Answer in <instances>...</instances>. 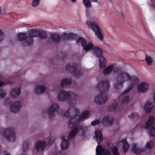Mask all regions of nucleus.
<instances>
[{"mask_svg": "<svg viewBox=\"0 0 155 155\" xmlns=\"http://www.w3.org/2000/svg\"><path fill=\"white\" fill-rule=\"evenodd\" d=\"M89 115L90 112L88 111H84L80 115L78 119L74 117L69 121V127L73 129L68 137L67 140H66L64 136H63L61 138L62 141L60 145L62 150L68 148L70 139L74 138L77 134L78 130L77 127L78 123L87 118Z\"/></svg>", "mask_w": 155, "mask_h": 155, "instance_id": "nucleus-1", "label": "nucleus"}, {"mask_svg": "<svg viewBox=\"0 0 155 155\" xmlns=\"http://www.w3.org/2000/svg\"><path fill=\"white\" fill-rule=\"evenodd\" d=\"M114 73L117 74L120 80L114 85V87L116 89H120L123 87V84L125 81L127 80L131 82L132 85L123 93V94H125L129 92L133 88L132 85L137 83L139 82V79L135 76H130L127 73L123 72L119 68H113V70Z\"/></svg>", "mask_w": 155, "mask_h": 155, "instance_id": "nucleus-2", "label": "nucleus"}, {"mask_svg": "<svg viewBox=\"0 0 155 155\" xmlns=\"http://www.w3.org/2000/svg\"><path fill=\"white\" fill-rule=\"evenodd\" d=\"M78 45H81L83 48L86 51L92 49L97 58H99V65L101 68H104L106 66V60L105 58L102 56L103 52L102 49L97 46H94L91 42L87 44L85 40L81 37H79L76 41Z\"/></svg>", "mask_w": 155, "mask_h": 155, "instance_id": "nucleus-3", "label": "nucleus"}, {"mask_svg": "<svg viewBox=\"0 0 155 155\" xmlns=\"http://www.w3.org/2000/svg\"><path fill=\"white\" fill-rule=\"evenodd\" d=\"M109 87V82L108 81H102L97 84V88L101 93L94 99V102L96 104H101L107 101V96L105 93L108 90Z\"/></svg>", "mask_w": 155, "mask_h": 155, "instance_id": "nucleus-4", "label": "nucleus"}, {"mask_svg": "<svg viewBox=\"0 0 155 155\" xmlns=\"http://www.w3.org/2000/svg\"><path fill=\"white\" fill-rule=\"evenodd\" d=\"M39 33H40V31L35 29H32L29 31L28 36L27 35L26 33H19L17 35L18 41H21L26 40L24 43V46H25V44L27 46H31L33 42L32 38L34 37H38Z\"/></svg>", "mask_w": 155, "mask_h": 155, "instance_id": "nucleus-5", "label": "nucleus"}, {"mask_svg": "<svg viewBox=\"0 0 155 155\" xmlns=\"http://www.w3.org/2000/svg\"><path fill=\"white\" fill-rule=\"evenodd\" d=\"M78 96L74 94H70L65 91H63L58 95V100L60 101L67 100L71 106H73L75 103Z\"/></svg>", "mask_w": 155, "mask_h": 155, "instance_id": "nucleus-6", "label": "nucleus"}, {"mask_svg": "<svg viewBox=\"0 0 155 155\" xmlns=\"http://www.w3.org/2000/svg\"><path fill=\"white\" fill-rule=\"evenodd\" d=\"M0 134H3L6 139L9 141H14L15 140L16 137L14 130L13 128H9L7 129L5 128H1Z\"/></svg>", "mask_w": 155, "mask_h": 155, "instance_id": "nucleus-7", "label": "nucleus"}, {"mask_svg": "<svg viewBox=\"0 0 155 155\" xmlns=\"http://www.w3.org/2000/svg\"><path fill=\"white\" fill-rule=\"evenodd\" d=\"M78 68L77 64L74 63H70L68 64L65 67L66 71H68L71 73H74V76L75 78H78L83 74L84 72L82 70H78L75 72Z\"/></svg>", "mask_w": 155, "mask_h": 155, "instance_id": "nucleus-8", "label": "nucleus"}, {"mask_svg": "<svg viewBox=\"0 0 155 155\" xmlns=\"http://www.w3.org/2000/svg\"><path fill=\"white\" fill-rule=\"evenodd\" d=\"M86 24L89 27L95 32L98 39L101 41L103 40V38L100 29L97 24L90 21H87Z\"/></svg>", "mask_w": 155, "mask_h": 155, "instance_id": "nucleus-9", "label": "nucleus"}, {"mask_svg": "<svg viewBox=\"0 0 155 155\" xmlns=\"http://www.w3.org/2000/svg\"><path fill=\"white\" fill-rule=\"evenodd\" d=\"M54 142V140L51 139L49 138H46L44 141H38L35 146V149L38 152L43 151L46 147V145H50Z\"/></svg>", "mask_w": 155, "mask_h": 155, "instance_id": "nucleus-10", "label": "nucleus"}, {"mask_svg": "<svg viewBox=\"0 0 155 155\" xmlns=\"http://www.w3.org/2000/svg\"><path fill=\"white\" fill-rule=\"evenodd\" d=\"M59 107L58 104L53 103L49 109L48 114L50 116L53 117L58 114Z\"/></svg>", "mask_w": 155, "mask_h": 155, "instance_id": "nucleus-11", "label": "nucleus"}, {"mask_svg": "<svg viewBox=\"0 0 155 155\" xmlns=\"http://www.w3.org/2000/svg\"><path fill=\"white\" fill-rule=\"evenodd\" d=\"M113 118L112 117L107 116L102 119L101 122L103 125L108 127L113 125Z\"/></svg>", "mask_w": 155, "mask_h": 155, "instance_id": "nucleus-12", "label": "nucleus"}, {"mask_svg": "<svg viewBox=\"0 0 155 155\" xmlns=\"http://www.w3.org/2000/svg\"><path fill=\"white\" fill-rule=\"evenodd\" d=\"M148 84L145 82L140 83L137 87V89L139 93H145L148 89Z\"/></svg>", "mask_w": 155, "mask_h": 155, "instance_id": "nucleus-13", "label": "nucleus"}, {"mask_svg": "<svg viewBox=\"0 0 155 155\" xmlns=\"http://www.w3.org/2000/svg\"><path fill=\"white\" fill-rule=\"evenodd\" d=\"M96 155H110V152L108 150L104 149L101 145H98L96 148Z\"/></svg>", "mask_w": 155, "mask_h": 155, "instance_id": "nucleus-14", "label": "nucleus"}, {"mask_svg": "<svg viewBox=\"0 0 155 155\" xmlns=\"http://www.w3.org/2000/svg\"><path fill=\"white\" fill-rule=\"evenodd\" d=\"M21 107V103L19 101H16L11 105V111L14 113L19 111Z\"/></svg>", "mask_w": 155, "mask_h": 155, "instance_id": "nucleus-15", "label": "nucleus"}, {"mask_svg": "<svg viewBox=\"0 0 155 155\" xmlns=\"http://www.w3.org/2000/svg\"><path fill=\"white\" fill-rule=\"evenodd\" d=\"M61 37L62 40L70 41L75 39L76 38V35L73 33L68 34L65 33L63 34Z\"/></svg>", "mask_w": 155, "mask_h": 155, "instance_id": "nucleus-16", "label": "nucleus"}, {"mask_svg": "<svg viewBox=\"0 0 155 155\" xmlns=\"http://www.w3.org/2000/svg\"><path fill=\"white\" fill-rule=\"evenodd\" d=\"M20 89L18 87L13 88L11 93V96L13 98L18 97L21 93Z\"/></svg>", "mask_w": 155, "mask_h": 155, "instance_id": "nucleus-17", "label": "nucleus"}, {"mask_svg": "<svg viewBox=\"0 0 155 155\" xmlns=\"http://www.w3.org/2000/svg\"><path fill=\"white\" fill-rule=\"evenodd\" d=\"M153 106L152 102L149 101L147 102L144 105V109L145 111L147 113L151 112L153 109Z\"/></svg>", "mask_w": 155, "mask_h": 155, "instance_id": "nucleus-18", "label": "nucleus"}, {"mask_svg": "<svg viewBox=\"0 0 155 155\" xmlns=\"http://www.w3.org/2000/svg\"><path fill=\"white\" fill-rule=\"evenodd\" d=\"M95 136L97 143H100L103 140V136L101 131L100 130L95 131Z\"/></svg>", "mask_w": 155, "mask_h": 155, "instance_id": "nucleus-19", "label": "nucleus"}, {"mask_svg": "<svg viewBox=\"0 0 155 155\" xmlns=\"http://www.w3.org/2000/svg\"><path fill=\"white\" fill-rule=\"evenodd\" d=\"M154 122V117L152 116H150L146 123L145 128L146 129H148L150 127L153 125Z\"/></svg>", "mask_w": 155, "mask_h": 155, "instance_id": "nucleus-20", "label": "nucleus"}, {"mask_svg": "<svg viewBox=\"0 0 155 155\" xmlns=\"http://www.w3.org/2000/svg\"><path fill=\"white\" fill-rule=\"evenodd\" d=\"M50 37L53 41L55 43H58L60 42L61 40V37L57 34H51Z\"/></svg>", "mask_w": 155, "mask_h": 155, "instance_id": "nucleus-21", "label": "nucleus"}, {"mask_svg": "<svg viewBox=\"0 0 155 155\" xmlns=\"http://www.w3.org/2000/svg\"><path fill=\"white\" fill-rule=\"evenodd\" d=\"M46 90V87L43 86H37L35 88V91L36 94H39L44 92Z\"/></svg>", "mask_w": 155, "mask_h": 155, "instance_id": "nucleus-22", "label": "nucleus"}, {"mask_svg": "<svg viewBox=\"0 0 155 155\" xmlns=\"http://www.w3.org/2000/svg\"><path fill=\"white\" fill-rule=\"evenodd\" d=\"M117 101L113 100L111 101L109 110L110 112H112L117 109Z\"/></svg>", "mask_w": 155, "mask_h": 155, "instance_id": "nucleus-23", "label": "nucleus"}, {"mask_svg": "<svg viewBox=\"0 0 155 155\" xmlns=\"http://www.w3.org/2000/svg\"><path fill=\"white\" fill-rule=\"evenodd\" d=\"M132 150L134 153L137 155H140L142 152L143 151V149L140 148H137L136 143L133 144L132 146Z\"/></svg>", "mask_w": 155, "mask_h": 155, "instance_id": "nucleus-24", "label": "nucleus"}, {"mask_svg": "<svg viewBox=\"0 0 155 155\" xmlns=\"http://www.w3.org/2000/svg\"><path fill=\"white\" fill-rule=\"evenodd\" d=\"M121 142L123 144V149L124 150L123 152H126L129 147V145L127 142V139H124L122 140Z\"/></svg>", "mask_w": 155, "mask_h": 155, "instance_id": "nucleus-25", "label": "nucleus"}, {"mask_svg": "<svg viewBox=\"0 0 155 155\" xmlns=\"http://www.w3.org/2000/svg\"><path fill=\"white\" fill-rule=\"evenodd\" d=\"M71 81L70 79L66 78L62 80L60 83L61 87L67 86L71 84Z\"/></svg>", "mask_w": 155, "mask_h": 155, "instance_id": "nucleus-26", "label": "nucleus"}, {"mask_svg": "<svg viewBox=\"0 0 155 155\" xmlns=\"http://www.w3.org/2000/svg\"><path fill=\"white\" fill-rule=\"evenodd\" d=\"M113 65H111L105 68L103 71V73L105 74H110L113 71Z\"/></svg>", "mask_w": 155, "mask_h": 155, "instance_id": "nucleus-27", "label": "nucleus"}, {"mask_svg": "<svg viewBox=\"0 0 155 155\" xmlns=\"http://www.w3.org/2000/svg\"><path fill=\"white\" fill-rule=\"evenodd\" d=\"M110 148L113 155H119L117 147L111 146Z\"/></svg>", "mask_w": 155, "mask_h": 155, "instance_id": "nucleus-28", "label": "nucleus"}, {"mask_svg": "<svg viewBox=\"0 0 155 155\" xmlns=\"http://www.w3.org/2000/svg\"><path fill=\"white\" fill-rule=\"evenodd\" d=\"M39 33L38 37L41 39H45L47 36V34L46 32L44 31H40V33Z\"/></svg>", "mask_w": 155, "mask_h": 155, "instance_id": "nucleus-29", "label": "nucleus"}, {"mask_svg": "<svg viewBox=\"0 0 155 155\" xmlns=\"http://www.w3.org/2000/svg\"><path fill=\"white\" fill-rule=\"evenodd\" d=\"M29 141L28 140L25 141L23 143V152H26L29 148Z\"/></svg>", "mask_w": 155, "mask_h": 155, "instance_id": "nucleus-30", "label": "nucleus"}, {"mask_svg": "<svg viewBox=\"0 0 155 155\" xmlns=\"http://www.w3.org/2000/svg\"><path fill=\"white\" fill-rule=\"evenodd\" d=\"M154 142L153 140H150L149 142L147 143L146 147L147 149L150 150L153 148Z\"/></svg>", "mask_w": 155, "mask_h": 155, "instance_id": "nucleus-31", "label": "nucleus"}, {"mask_svg": "<svg viewBox=\"0 0 155 155\" xmlns=\"http://www.w3.org/2000/svg\"><path fill=\"white\" fill-rule=\"evenodd\" d=\"M83 3L87 8H91L92 6L91 0H83Z\"/></svg>", "mask_w": 155, "mask_h": 155, "instance_id": "nucleus-32", "label": "nucleus"}, {"mask_svg": "<svg viewBox=\"0 0 155 155\" xmlns=\"http://www.w3.org/2000/svg\"><path fill=\"white\" fill-rule=\"evenodd\" d=\"M149 134L150 136H155V127H153L149 129Z\"/></svg>", "mask_w": 155, "mask_h": 155, "instance_id": "nucleus-33", "label": "nucleus"}, {"mask_svg": "<svg viewBox=\"0 0 155 155\" xmlns=\"http://www.w3.org/2000/svg\"><path fill=\"white\" fill-rule=\"evenodd\" d=\"M138 117L139 115L138 113H132L128 116L129 117H130L134 120L135 119H137L138 118Z\"/></svg>", "mask_w": 155, "mask_h": 155, "instance_id": "nucleus-34", "label": "nucleus"}, {"mask_svg": "<svg viewBox=\"0 0 155 155\" xmlns=\"http://www.w3.org/2000/svg\"><path fill=\"white\" fill-rule=\"evenodd\" d=\"M6 95V91L3 89H0V98H4Z\"/></svg>", "mask_w": 155, "mask_h": 155, "instance_id": "nucleus-35", "label": "nucleus"}, {"mask_svg": "<svg viewBox=\"0 0 155 155\" xmlns=\"http://www.w3.org/2000/svg\"><path fill=\"white\" fill-rule=\"evenodd\" d=\"M129 100V97L128 96H126L121 101L122 104H127Z\"/></svg>", "mask_w": 155, "mask_h": 155, "instance_id": "nucleus-36", "label": "nucleus"}, {"mask_svg": "<svg viewBox=\"0 0 155 155\" xmlns=\"http://www.w3.org/2000/svg\"><path fill=\"white\" fill-rule=\"evenodd\" d=\"M78 134L82 137H84L85 135V130L81 128L78 131Z\"/></svg>", "mask_w": 155, "mask_h": 155, "instance_id": "nucleus-37", "label": "nucleus"}, {"mask_svg": "<svg viewBox=\"0 0 155 155\" xmlns=\"http://www.w3.org/2000/svg\"><path fill=\"white\" fill-rule=\"evenodd\" d=\"M70 114V109L65 112H61V115L64 117H69Z\"/></svg>", "mask_w": 155, "mask_h": 155, "instance_id": "nucleus-38", "label": "nucleus"}, {"mask_svg": "<svg viewBox=\"0 0 155 155\" xmlns=\"http://www.w3.org/2000/svg\"><path fill=\"white\" fill-rule=\"evenodd\" d=\"M74 110L75 113V115L72 117H70V119L69 121L74 117L77 118V117L78 116V114L79 113V110L77 108H75Z\"/></svg>", "mask_w": 155, "mask_h": 155, "instance_id": "nucleus-39", "label": "nucleus"}, {"mask_svg": "<svg viewBox=\"0 0 155 155\" xmlns=\"http://www.w3.org/2000/svg\"><path fill=\"white\" fill-rule=\"evenodd\" d=\"M145 60L148 64H151L152 62V60L151 57L149 56L146 55Z\"/></svg>", "mask_w": 155, "mask_h": 155, "instance_id": "nucleus-40", "label": "nucleus"}, {"mask_svg": "<svg viewBox=\"0 0 155 155\" xmlns=\"http://www.w3.org/2000/svg\"><path fill=\"white\" fill-rule=\"evenodd\" d=\"M40 0H34L32 2V5L33 7L37 6L39 4Z\"/></svg>", "mask_w": 155, "mask_h": 155, "instance_id": "nucleus-41", "label": "nucleus"}, {"mask_svg": "<svg viewBox=\"0 0 155 155\" xmlns=\"http://www.w3.org/2000/svg\"><path fill=\"white\" fill-rule=\"evenodd\" d=\"M10 103L11 101L9 98H7L5 99L4 104L6 106H9Z\"/></svg>", "mask_w": 155, "mask_h": 155, "instance_id": "nucleus-42", "label": "nucleus"}, {"mask_svg": "<svg viewBox=\"0 0 155 155\" xmlns=\"http://www.w3.org/2000/svg\"><path fill=\"white\" fill-rule=\"evenodd\" d=\"M100 123V120H97L92 121L91 123V124L92 126H94L96 125L99 124Z\"/></svg>", "mask_w": 155, "mask_h": 155, "instance_id": "nucleus-43", "label": "nucleus"}, {"mask_svg": "<svg viewBox=\"0 0 155 155\" xmlns=\"http://www.w3.org/2000/svg\"><path fill=\"white\" fill-rule=\"evenodd\" d=\"M4 38L3 32L0 29V41H2Z\"/></svg>", "mask_w": 155, "mask_h": 155, "instance_id": "nucleus-44", "label": "nucleus"}, {"mask_svg": "<svg viewBox=\"0 0 155 155\" xmlns=\"http://www.w3.org/2000/svg\"><path fill=\"white\" fill-rule=\"evenodd\" d=\"M53 155H66V154L64 153H62L61 151H59L57 153H53Z\"/></svg>", "mask_w": 155, "mask_h": 155, "instance_id": "nucleus-45", "label": "nucleus"}, {"mask_svg": "<svg viewBox=\"0 0 155 155\" xmlns=\"http://www.w3.org/2000/svg\"><path fill=\"white\" fill-rule=\"evenodd\" d=\"M7 83V84H11V85H12L13 84V83H14L13 82V81H9V80H8Z\"/></svg>", "mask_w": 155, "mask_h": 155, "instance_id": "nucleus-46", "label": "nucleus"}, {"mask_svg": "<svg viewBox=\"0 0 155 155\" xmlns=\"http://www.w3.org/2000/svg\"><path fill=\"white\" fill-rule=\"evenodd\" d=\"M5 84V82L4 81H0V87L3 86Z\"/></svg>", "mask_w": 155, "mask_h": 155, "instance_id": "nucleus-47", "label": "nucleus"}, {"mask_svg": "<svg viewBox=\"0 0 155 155\" xmlns=\"http://www.w3.org/2000/svg\"><path fill=\"white\" fill-rule=\"evenodd\" d=\"M4 155H11L9 153H7L6 152H4Z\"/></svg>", "mask_w": 155, "mask_h": 155, "instance_id": "nucleus-48", "label": "nucleus"}, {"mask_svg": "<svg viewBox=\"0 0 155 155\" xmlns=\"http://www.w3.org/2000/svg\"><path fill=\"white\" fill-rule=\"evenodd\" d=\"M71 1L72 2H76L77 0H71Z\"/></svg>", "mask_w": 155, "mask_h": 155, "instance_id": "nucleus-49", "label": "nucleus"}, {"mask_svg": "<svg viewBox=\"0 0 155 155\" xmlns=\"http://www.w3.org/2000/svg\"><path fill=\"white\" fill-rule=\"evenodd\" d=\"M66 55L65 56H64V57H63V58H62V59H64V58H66Z\"/></svg>", "mask_w": 155, "mask_h": 155, "instance_id": "nucleus-50", "label": "nucleus"}, {"mask_svg": "<svg viewBox=\"0 0 155 155\" xmlns=\"http://www.w3.org/2000/svg\"><path fill=\"white\" fill-rule=\"evenodd\" d=\"M2 76L1 74H0V80L2 78Z\"/></svg>", "mask_w": 155, "mask_h": 155, "instance_id": "nucleus-51", "label": "nucleus"}, {"mask_svg": "<svg viewBox=\"0 0 155 155\" xmlns=\"http://www.w3.org/2000/svg\"><path fill=\"white\" fill-rule=\"evenodd\" d=\"M94 2H97L98 1V0H93Z\"/></svg>", "mask_w": 155, "mask_h": 155, "instance_id": "nucleus-52", "label": "nucleus"}, {"mask_svg": "<svg viewBox=\"0 0 155 155\" xmlns=\"http://www.w3.org/2000/svg\"><path fill=\"white\" fill-rule=\"evenodd\" d=\"M154 8L155 9V5H154Z\"/></svg>", "mask_w": 155, "mask_h": 155, "instance_id": "nucleus-53", "label": "nucleus"}]
</instances>
